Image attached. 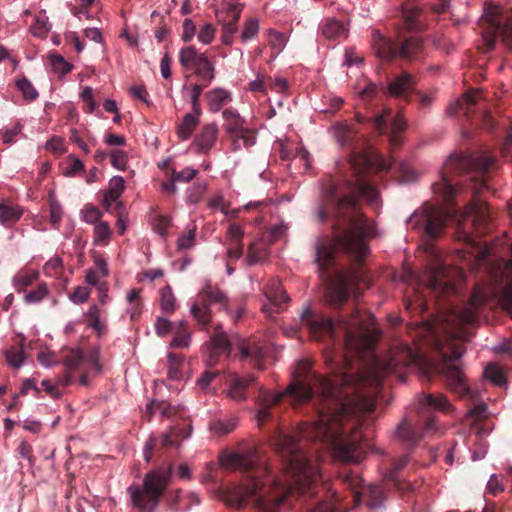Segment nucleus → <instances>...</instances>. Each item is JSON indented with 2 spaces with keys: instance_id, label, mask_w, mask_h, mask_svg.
<instances>
[{
  "instance_id": "1",
  "label": "nucleus",
  "mask_w": 512,
  "mask_h": 512,
  "mask_svg": "<svg viewBox=\"0 0 512 512\" xmlns=\"http://www.w3.org/2000/svg\"><path fill=\"white\" fill-rule=\"evenodd\" d=\"M419 354L409 345L400 343L381 359H375L368 374L340 372L333 379L312 370L308 360H300L292 374V382L283 393L273 394L260 387L257 420L260 426L271 418V407L284 397L292 405L308 402L317 395L316 419L303 423L296 435L281 429L273 432L270 443L281 459L285 483L276 479L255 447L231 452L221 457V466L239 471L245 476L235 486L228 502L237 508L252 505L256 512H280L293 500L306 501L315 496L321 474L313 455L305 451L311 442L333 450L345 462L362 458V417L374 410L370 396L363 391L369 384L376 391L386 375L416 364Z\"/></svg>"
},
{
  "instance_id": "2",
  "label": "nucleus",
  "mask_w": 512,
  "mask_h": 512,
  "mask_svg": "<svg viewBox=\"0 0 512 512\" xmlns=\"http://www.w3.org/2000/svg\"><path fill=\"white\" fill-rule=\"evenodd\" d=\"M335 140L349 150L344 171L339 170L335 180L323 192L322 205L317 220H333L335 244L328 240L316 246V261L320 277L325 284V299L332 307H340L349 299L353 290L358 293L370 287L364 266L369 253L365 241L376 235L374 223L360 211L358 197L377 204L378 191L369 180L373 163L366 152L356 151L358 132L353 126L338 122L332 126Z\"/></svg>"
},
{
  "instance_id": "3",
  "label": "nucleus",
  "mask_w": 512,
  "mask_h": 512,
  "mask_svg": "<svg viewBox=\"0 0 512 512\" xmlns=\"http://www.w3.org/2000/svg\"><path fill=\"white\" fill-rule=\"evenodd\" d=\"M453 272L448 266L436 263L427 267L425 275L420 279L434 298L438 311V315L433 320L425 321L424 326L431 343L444 362V374L451 390L460 396L472 397L460 367L454 362L464 353L463 342L470 337L468 327L476 323L485 297L475 290L465 306L446 305L444 299L457 293L450 275Z\"/></svg>"
},
{
  "instance_id": "4",
  "label": "nucleus",
  "mask_w": 512,
  "mask_h": 512,
  "mask_svg": "<svg viewBox=\"0 0 512 512\" xmlns=\"http://www.w3.org/2000/svg\"><path fill=\"white\" fill-rule=\"evenodd\" d=\"M495 164V157L486 153L472 155L470 153L452 154L444 163L440 172V181L433 184V192L445 204L442 206L425 205L421 211H415L408 219L412 229L424 232L430 239L440 236L448 219L455 218L458 210L453 206V198L460 183L457 176H469L473 193L488 188L485 176Z\"/></svg>"
},
{
  "instance_id": "5",
  "label": "nucleus",
  "mask_w": 512,
  "mask_h": 512,
  "mask_svg": "<svg viewBox=\"0 0 512 512\" xmlns=\"http://www.w3.org/2000/svg\"><path fill=\"white\" fill-rule=\"evenodd\" d=\"M300 321L308 329L313 340L330 339L333 343H343L347 351L357 355L370 350L376 341V334L372 328L373 316L361 314L358 309L349 317H342L335 322L306 308L301 313Z\"/></svg>"
},
{
  "instance_id": "6",
  "label": "nucleus",
  "mask_w": 512,
  "mask_h": 512,
  "mask_svg": "<svg viewBox=\"0 0 512 512\" xmlns=\"http://www.w3.org/2000/svg\"><path fill=\"white\" fill-rule=\"evenodd\" d=\"M450 409L451 404L443 394L424 395L419 399L417 412L418 423L423 425V430L420 431L412 421L404 418L396 429V438L406 447L415 446L424 435L438 431L434 411L449 412Z\"/></svg>"
},
{
  "instance_id": "7",
  "label": "nucleus",
  "mask_w": 512,
  "mask_h": 512,
  "mask_svg": "<svg viewBox=\"0 0 512 512\" xmlns=\"http://www.w3.org/2000/svg\"><path fill=\"white\" fill-rule=\"evenodd\" d=\"M171 479L172 466H161L149 471L141 484L130 485L127 493L132 508L136 512H155Z\"/></svg>"
},
{
  "instance_id": "8",
  "label": "nucleus",
  "mask_w": 512,
  "mask_h": 512,
  "mask_svg": "<svg viewBox=\"0 0 512 512\" xmlns=\"http://www.w3.org/2000/svg\"><path fill=\"white\" fill-rule=\"evenodd\" d=\"M479 29L483 42L481 49L484 53L494 48L498 38L512 50V8L507 10L498 6L486 8L479 21Z\"/></svg>"
},
{
  "instance_id": "9",
  "label": "nucleus",
  "mask_w": 512,
  "mask_h": 512,
  "mask_svg": "<svg viewBox=\"0 0 512 512\" xmlns=\"http://www.w3.org/2000/svg\"><path fill=\"white\" fill-rule=\"evenodd\" d=\"M371 45L375 55L382 61L390 62L396 58L401 60H417L423 52V42L418 37H407L400 42L373 30Z\"/></svg>"
},
{
  "instance_id": "10",
  "label": "nucleus",
  "mask_w": 512,
  "mask_h": 512,
  "mask_svg": "<svg viewBox=\"0 0 512 512\" xmlns=\"http://www.w3.org/2000/svg\"><path fill=\"white\" fill-rule=\"evenodd\" d=\"M211 305L218 306L219 310L228 311L229 299L224 291L207 282L197 294L190 308L193 319L202 329H205L211 323Z\"/></svg>"
},
{
  "instance_id": "11",
  "label": "nucleus",
  "mask_w": 512,
  "mask_h": 512,
  "mask_svg": "<svg viewBox=\"0 0 512 512\" xmlns=\"http://www.w3.org/2000/svg\"><path fill=\"white\" fill-rule=\"evenodd\" d=\"M179 62L186 70H193L200 78L201 83L210 85L215 78V67L205 53L189 45L181 48Z\"/></svg>"
},
{
  "instance_id": "12",
  "label": "nucleus",
  "mask_w": 512,
  "mask_h": 512,
  "mask_svg": "<svg viewBox=\"0 0 512 512\" xmlns=\"http://www.w3.org/2000/svg\"><path fill=\"white\" fill-rule=\"evenodd\" d=\"M344 481L352 489L356 505H359L365 499L370 510H376L382 506L385 494L380 486L368 485L362 487L363 479L352 472L345 476Z\"/></svg>"
},
{
  "instance_id": "13",
  "label": "nucleus",
  "mask_w": 512,
  "mask_h": 512,
  "mask_svg": "<svg viewBox=\"0 0 512 512\" xmlns=\"http://www.w3.org/2000/svg\"><path fill=\"white\" fill-rule=\"evenodd\" d=\"M464 216L472 218L477 234L482 235L491 229V211L487 202L474 198L465 208Z\"/></svg>"
},
{
  "instance_id": "14",
  "label": "nucleus",
  "mask_w": 512,
  "mask_h": 512,
  "mask_svg": "<svg viewBox=\"0 0 512 512\" xmlns=\"http://www.w3.org/2000/svg\"><path fill=\"white\" fill-rule=\"evenodd\" d=\"M255 383L256 377L252 374L240 376L236 373H231L226 378V389L224 392L231 400L242 402L248 398L249 391Z\"/></svg>"
},
{
  "instance_id": "15",
  "label": "nucleus",
  "mask_w": 512,
  "mask_h": 512,
  "mask_svg": "<svg viewBox=\"0 0 512 512\" xmlns=\"http://www.w3.org/2000/svg\"><path fill=\"white\" fill-rule=\"evenodd\" d=\"M264 294L268 300V303L264 304L262 310L271 314L273 312H279L284 304L289 302V297L282 288V283L279 279H270L264 288Z\"/></svg>"
},
{
  "instance_id": "16",
  "label": "nucleus",
  "mask_w": 512,
  "mask_h": 512,
  "mask_svg": "<svg viewBox=\"0 0 512 512\" xmlns=\"http://www.w3.org/2000/svg\"><path fill=\"white\" fill-rule=\"evenodd\" d=\"M511 258L505 262L502 271L503 285L496 293L498 303L512 317V242H511Z\"/></svg>"
},
{
  "instance_id": "17",
  "label": "nucleus",
  "mask_w": 512,
  "mask_h": 512,
  "mask_svg": "<svg viewBox=\"0 0 512 512\" xmlns=\"http://www.w3.org/2000/svg\"><path fill=\"white\" fill-rule=\"evenodd\" d=\"M415 86V78L410 73L404 71L388 82L386 91L391 97L406 99L413 93Z\"/></svg>"
},
{
  "instance_id": "18",
  "label": "nucleus",
  "mask_w": 512,
  "mask_h": 512,
  "mask_svg": "<svg viewBox=\"0 0 512 512\" xmlns=\"http://www.w3.org/2000/svg\"><path fill=\"white\" fill-rule=\"evenodd\" d=\"M239 352L242 360H250L254 367L262 370L263 361L267 355L266 347L256 340H245L239 344Z\"/></svg>"
},
{
  "instance_id": "19",
  "label": "nucleus",
  "mask_w": 512,
  "mask_h": 512,
  "mask_svg": "<svg viewBox=\"0 0 512 512\" xmlns=\"http://www.w3.org/2000/svg\"><path fill=\"white\" fill-rule=\"evenodd\" d=\"M125 189L124 179L121 176H114L110 182L107 191L104 194L103 206L106 210H110L112 203L116 202V208L120 212L124 205L122 202H117Z\"/></svg>"
},
{
  "instance_id": "20",
  "label": "nucleus",
  "mask_w": 512,
  "mask_h": 512,
  "mask_svg": "<svg viewBox=\"0 0 512 512\" xmlns=\"http://www.w3.org/2000/svg\"><path fill=\"white\" fill-rule=\"evenodd\" d=\"M218 128L215 124L205 125L199 135L193 141V146L198 154L207 153L215 144Z\"/></svg>"
},
{
  "instance_id": "21",
  "label": "nucleus",
  "mask_w": 512,
  "mask_h": 512,
  "mask_svg": "<svg viewBox=\"0 0 512 512\" xmlns=\"http://www.w3.org/2000/svg\"><path fill=\"white\" fill-rule=\"evenodd\" d=\"M457 235L459 240H462L465 244L471 247L472 250L469 252L474 255L478 262H483L488 258L490 255L489 247L486 244L476 241L473 234L462 227H459Z\"/></svg>"
},
{
  "instance_id": "22",
  "label": "nucleus",
  "mask_w": 512,
  "mask_h": 512,
  "mask_svg": "<svg viewBox=\"0 0 512 512\" xmlns=\"http://www.w3.org/2000/svg\"><path fill=\"white\" fill-rule=\"evenodd\" d=\"M321 35L329 40H340L345 39L348 34V30L344 23L335 18H326L319 26Z\"/></svg>"
},
{
  "instance_id": "23",
  "label": "nucleus",
  "mask_w": 512,
  "mask_h": 512,
  "mask_svg": "<svg viewBox=\"0 0 512 512\" xmlns=\"http://www.w3.org/2000/svg\"><path fill=\"white\" fill-rule=\"evenodd\" d=\"M481 94L477 90L467 92L456 102V113H461L467 118H472L475 108L479 105Z\"/></svg>"
},
{
  "instance_id": "24",
  "label": "nucleus",
  "mask_w": 512,
  "mask_h": 512,
  "mask_svg": "<svg viewBox=\"0 0 512 512\" xmlns=\"http://www.w3.org/2000/svg\"><path fill=\"white\" fill-rule=\"evenodd\" d=\"M207 105L212 112H218L231 100V94L223 88H215L205 94Z\"/></svg>"
},
{
  "instance_id": "25",
  "label": "nucleus",
  "mask_w": 512,
  "mask_h": 512,
  "mask_svg": "<svg viewBox=\"0 0 512 512\" xmlns=\"http://www.w3.org/2000/svg\"><path fill=\"white\" fill-rule=\"evenodd\" d=\"M174 336L170 343L171 348L187 349L191 343L189 325L185 321L179 322L173 329Z\"/></svg>"
},
{
  "instance_id": "26",
  "label": "nucleus",
  "mask_w": 512,
  "mask_h": 512,
  "mask_svg": "<svg viewBox=\"0 0 512 512\" xmlns=\"http://www.w3.org/2000/svg\"><path fill=\"white\" fill-rule=\"evenodd\" d=\"M191 430L192 427L190 424H188L186 428H180L178 426L172 427L169 433L162 435L161 447L169 448L178 446L181 440L190 436Z\"/></svg>"
},
{
  "instance_id": "27",
  "label": "nucleus",
  "mask_w": 512,
  "mask_h": 512,
  "mask_svg": "<svg viewBox=\"0 0 512 512\" xmlns=\"http://www.w3.org/2000/svg\"><path fill=\"white\" fill-rule=\"evenodd\" d=\"M237 425L238 418L235 416H230L212 420L209 423V429L214 435L223 436L234 431Z\"/></svg>"
},
{
  "instance_id": "28",
  "label": "nucleus",
  "mask_w": 512,
  "mask_h": 512,
  "mask_svg": "<svg viewBox=\"0 0 512 512\" xmlns=\"http://www.w3.org/2000/svg\"><path fill=\"white\" fill-rule=\"evenodd\" d=\"M154 414H159L162 417L170 418L172 415L176 414V409L166 401L153 400L147 404L144 417L147 419V421H150L151 416Z\"/></svg>"
},
{
  "instance_id": "29",
  "label": "nucleus",
  "mask_w": 512,
  "mask_h": 512,
  "mask_svg": "<svg viewBox=\"0 0 512 512\" xmlns=\"http://www.w3.org/2000/svg\"><path fill=\"white\" fill-rule=\"evenodd\" d=\"M222 115L225 120L224 129L232 138L244 128V119L232 109H225Z\"/></svg>"
},
{
  "instance_id": "30",
  "label": "nucleus",
  "mask_w": 512,
  "mask_h": 512,
  "mask_svg": "<svg viewBox=\"0 0 512 512\" xmlns=\"http://www.w3.org/2000/svg\"><path fill=\"white\" fill-rule=\"evenodd\" d=\"M391 113H392L391 109H385L383 111V113L378 114L372 118H367V117L363 116L362 114L357 113L356 120L358 123H361V124L366 123V122H371L376 131H378L379 133H385L388 129L387 119L390 117Z\"/></svg>"
},
{
  "instance_id": "31",
  "label": "nucleus",
  "mask_w": 512,
  "mask_h": 512,
  "mask_svg": "<svg viewBox=\"0 0 512 512\" xmlns=\"http://www.w3.org/2000/svg\"><path fill=\"white\" fill-rule=\"evenodd\" d=\"M216 333L211 336L210 342L212 345V351L215 355L228 354L230 348V342L227 335L221 331V326H215Z\"/></svg>"
},
{
  "instance_id": "32",
  "label": "nucleus",
  "mask_w": 512,
  "mask_h": 512,
  "mask_svg": "<svg viewBox=\"0 0 512 512\" xmlns=\"http://www.w3.org/2000/svg\"><path fill=\"white\" fill-rule=\"evenodd\" d=\"M84 361V355L79 349H68L63 355L61 362L66 370L76 371L79 370Z\"/></svg>"
},
{
  "instance_id": "33",
  "label": "nucleus",
  "mask_w": 512,
  "mask_h": 512,
  "mask_svg": "<svg viewBox=\"0 0 512 512\" xmlns=\"http://www.w3.org/2000/svg\"><path fill=\"white\" fill-rule=\"evenodd\" d=\"M268 256V250L264 243L253 242L248 247L246 262L248 265H255L264 261Z\"/></svg>"
},
{
  "instance_id": "34",
  "label": "nucleus",
  "mask_w": 512,
  "mask_h": 512,
  "mask_svg": "<svg viewBox=\"0 0 512 512\" xmlns=\"http://www.w3.org/2000/svg\"><path fill=\"white\" fill-rule=\"evenodd\" d=\"M401 11L408 29L416 30L420 27L418 18L421 14V10L418 7L412 4H403Z\"/></svg>"
},
{
  "instance_id": "35",
  "label": "nucleus",
  "mask_w": 512,
  "mask_h": 512,
  "mask_svg": "<svg viewBox=\"0 0 512 512\" xmlns=\"http://www.w3.org/2000/svg\"><path fill=\"white\" fill-rule=\"evenodd\" d=\"M199 116L196 114H186L182 123L178 126V135L182 140H187L193 133L199 123Z\"/></svg>"
},
{
  "instance_id": "36",
  "label": "nucleus",
  "mask_w": 512,
  "mask_h": 512,
  "mask_svg": "<svg viewBox=\"0 0 512 512\" xmlns=\"http://www.w3.org/2000/svg\"><path fill=\"white\" fill-rule=\"evenodd\" d=\"M22 216V210L9 204H0V222L4 225L17 222Z\"/></svg>"
},
{
  "instance_id": "37",
  "label": "nucleus",
  "mask_w": 512,
  "mask_h": 512,
  "mask_svg": "<svg viewBox=\"0 0 512 512\" xmlns=\"http://www.w3.org/2000/svg\"><path fill=\"white\" fill-rule=\"evenodd\" d=\"M39 277L38 271H20L13 277L14 287L22 292Z\"/></svg>"
},
{
  "instance_id": "38",
  "label": "nucleus",
  "mask_w": 512,
  "mask_h": 512,
  "mask_svg": "<svg viewBox=\"0 0 512 512\" xmlns=\"http://www.w3.org/2000/svg\"><path fill=\"white\" fill-rule=\"evenodd\" d=\"M184 357L180 354L169 353L168 354V377L171 380H179L182 377V364Z\"/></svg>"
},
{
  "instance_id": "39",
  "label": "nucleus",
  "mask_w": 512,
  "mask_h": 512,
  "mask_svg": "<svg viewBox=\"0 0 512 512\" xmlns=\"http://www.w3.org/2000/svg\"><path fill=\"white\" fill-rule=\"evenodd\" d=\"M406 129V122L401 116H395L390 126L389 141L394 147L401 144V133Z\"/></svg>"
},
{
  "instance_id": "40",
  "label": "nucleus",
  "mask_w": 512,
  "mask_h": 512,
  "mask_svg": "<svg viewBox=\"0 0 512 512\" xmlns=\"http://www.w3.org/2000/svg\"><path fill=\"white\" fill-rule=\"evenodd\" d=\"M160 305L167 314H172L175 311V296L172 288L168 285L160 289Z\"/></svg>"
},
{
  "instance_id": "41",
  "label": "nucleus",
  "mask_w": 512,
  "mask_h": 512,
  "mask_svg": "<svg viewBox=\"0 0 512 512\" xmlns=\"http://www.w3.org/2000/svg\"><path fill=\"white\" fill-rule=\"evenodd\" d=\"M16 86L26 101L31 102L37 99L39 94L33 84L26 77L23 76L19 78L16 81Z\"/></svg>"
},
{
  "instance_id": "42",
  "label": "nucleus",
  "mask_w": 512,
  "mask_h": 512,
  "mask_svg": "<svg viewBox=\"0 0 512 512\" xmlns=\"http://www.w3.org/2000/svg\"><path fill=\"white\" fill-rule=\"evenodd\" d=\"M127 301L130 305L127 312L130 315V319L132 321H135L141 312V299L139 296V290L138 289H132L128 295H127Z\"/></svg>"
},
{
  "instance_id": "43",
  "label": "nucleus",
  "mask_w": 512,
  "mask_h": 512,
  "mask_svg": "<svg viewBox=\"0 0 512 512\" xmlns=\"http://www.w3.org/2000/svg\"><path fill=\"white\" fill-rule=\"evenodd\" d=\"M6 360L13 368H19L25 359V352L22 346H13L5 352Z\"/></svg>"
},
{
  "instance_id": "44",
  "label": "nucleus",
  "mask_w": 512,
  "mask_h": 512,
  "mask_svg": "<svg viewBox=\"0 0 512 512\" xmlns=\"http://www.w3.org/2000/svg\"><path fill=\"white\" fill-rule=\"evenodd\" d=\"M112 235V230L107 222H99L94 227V241L96 244L106 245Z\"/></svg>"
},
{
  "instance_id": "45",
  "label": "nucleus",
  "mask_w": 512,
  "mask_h": 512,
  "mask_svg": "<svg viewBox=\"0 0 512 512\" xmlns=\"http://www.w3.org/2000/svg\"><path fill=\"white\" fill-rule=\"evenodd\" d=\"M49 293L46 283H40L36 289L28 292L24 296V301L27 304H36L42 301Z\"/></svg>"
},
{
  "instance_id": "46",
  "label": "nucleus",
  "mask_w": 512,
  "mask_h": 512,
  "mask_svg": "<svg viewBox=\"0 0 512 512\" xmlns=\"http://www.w3.org/2000/svg\"><path fill=\"white\" fill-rule=\"evenodd\" d=\"M408 463V456H403L393 462L391 468L385 473V478L394 482L396 486L399 485L398 473L406 467Z\"/></svg>"
},
{
  "instance_id": "47",
  "label": "nucleus",
  "mask_w": 512,
  "mask_h": 512,
  "mask_svg": "<svg viewBox=\"0 0 512 512\" xmlns=\"http://www.w3.org/2000/svg\"><path fill=\"white\" fill-rule=\"evenodd\" d=\"M232 139L235 147H239V142L242 141L244 147L248 148L255 144L256 135L253 130L243 128Z\"/></svg>"
},
{
  "instance_id": "48",
  "label": "nucleus",
  "mask_w": 512,
  "mask_h": 512,
  "mask_svg": "<svg viewBox=\"0 0 512 512\" xmlns=\"http://www.w3.org/2000/svg\"><path fill=\"white\" fill-rule=\"evenodd\" d=\"M207 86L208 85H205L203 83H199V84L197 83L191 87L190 96H191L192 110H193V113L196 114L197 116H200L202 113L199 98H200L204 88Z\"/></svg>"
},
{
  "instance_id": "49",
  "label": "nucleus",
  "mask_w": 512,
  "mask_h": 512,
  "mask_svg": "<svg viewBox=\"0 0 512 512\" xmlns=\"http://www.w3.org/2000/svg\"><path fill=\"white\" fill-rule=\"evenodd\" d=\"M82 219L89 224H97L102 217V212L91 204H86L81 211Z\"/></svg>"
},
{
  "instance_id": "50",
  "label": "nucleus",
  "mask_w": 512,
  "mask_h": 512,
  "mask_svg": "<svg viewBox=\"0 0 512 512\" xmlns=\"http://www.w3.org/2000/svg\"><path fill=\"white\" fill-rule=\"evenodd\" d=\"M484 376L498 386L505 382L504 374L496 364H489L484 370Z\"/></svg>"
},
{
  "instance_id": "51",
  "label": "nucleus",
  "mask_w": 512,
  "mask_h": 512,
  "mask_svg": "<svg viewBox=\"0 0 512 512\" xmlns=\"http://www.w3.org/2000/svg\"><path fill=\"white\" fill-rule=\"evenodd\" d=\"M259 31V22L255 18H250L245 22L243 30L241 32V40L248 41L257 36Z\"/></svg>"
},
{
  "instance_id": "52",
  "label": "nucleus",
  "mask_w": 512,
  "mask_h": 512,
  "mask_svg": "<svg viewBox=\"0 0 512 512\" xmlns=\"http://www.w3.org/2000/svg\"><path fill=\"white\" fill-rule=\"evenodd\" d=\"M87 318L89 322V326L92 327L98 333H102L104 330V325L100 321V309L96 305H92L88 312Z\"/></svg>"
},
{
  "instance_id": "53",
  "label": "nucleus",
  "mask_w": 512,
  "mask_h": 512,
  "mask_svg": "<svg viewBox=\"0 0 512 512\" xmlns=\"http://www.w3.org/2000/svg\"><path fill=\"white\" fill-rule=\"evenodd\" d=\"M111 164L119 170H125L128 162L127 153L120 149H114L110 153Z\"/></svg>"
},
{
  "instance_id": "54",
  "label": "nucleus",
  "mask_w": 512,
  "mask_h": 512,
  "mask_svg": "<svg viewBox=\"0 0 512 512\" xmlns=\"http://www.w3.org/2000/svg\"><path fill=\"white\" fill-rule=\"evenodd\" d=\"M51 64L53 70L60 75H65L72 70V65L65 61V59L60 55H52L51 56Z\"/></svg>"
},
{
  "instance_id": "55",
  "label": "nucleus",
  "mask_w": 512,
  "mask_h": 512,
  "mask_svg": "<svg viewBox=\"0 0 512 512\" xmlns=\"http://www.w3.org/2000/svg\"><path fill=\"white\" fill-rule=\"evenodd\" d=\"M301 512H334V505L328 501H316L305 507Z\"/></svg>"
},
{
  "instance_id": "56",
  "label": "nucleus",
  "mask_w": 512,
  "mask_h": 512,
  "mask_svg": "<svg viewBox=\"0 0 512 512\" xmlns=\"http://www.w3.org/2000/svg\"><path fill=\"white\" fill-rule=\"evenodd\" d=\"M223 34H222V42L225 45H232L233 42V34L237 31V24L228 22L223 19Z\"/></svg>"
},
{
  "instance_id": "57",
  "label": "nucleus",
  "mask_w": 512,
  "mask_h": 512,
  "mask_svg": "<svg viewBox=\"0 0 512 512\" xmlns=\"http://www.w3.org/2000/svg\"><path fill=\"white\" fill-rule=\"evenodd\" d=\"M197 174V170L187 167L180 172L172 171L173 181L176 182H189Z\"/></svg>"
},
{
  "instance_id": "58",
  "label": "nucleus",
  "mask_w": 512,
  "mask_h": 512,
  "mask_svg": "<svg viewBox=\"0 0 512 512\" xmlns=\"http://www.w3.org/2000/svg\"><path fill=\"white\" fill-rule=\"evenodd\" d=\"M195 231L196 227L189 229L187 234H184L178 239V248L181 250L189 249L194 245L195 242Z\"/></svg>"
},
{
  "instance_id": "59",
  "label": "nucleus",
  "mask_w": 512,
  "mask_h": 512,
  "mask_svg": "<svg viewBox=\"0 0 512 512\" xmlns=\"http://www.w3.org/2000/svg\"><path fill=\"white\" fill-rule=\"evenodd\" d=\"M244 235L243 229L237 224H231L228 227L227 237L229 243H242V237Z\"/></svg>"
},
{
  "instance_id": "60",
  "label": "nucleus",
  "mask_w": 512,
  "mask_h": 512,
  "mask_svg": "<svg viewBox=\"0 0 512 512\" xmlns=\"http://www.w3.org/2000/svg\"><path fill=\"white\" fill-rule=\"evenodd\" d=\"M215 28L211 24H205L198 33V39L203 44H210L214 39Z\"/></svg>"
},
{
  "instance_id": "61",
  "label": "nucleus",
  "mask_w": 512,
  "mask_h": 512,
  "mask_svg": "<svg viewBox=\"0 0 512 512\" xmlns=\"http://www.w3.org/2000/svg\"><path fill=\"white\" fill-rule=\"evenodd\" d=\"M62 267V260L60 258L50 259L43 267V271L47 276H55L59 273Z\"/></svg>"
},
{
  "instance_id": "62",
  "label": "nucleus",
  "mask_w": 512,
  "mask_h": 512,
  "mask_svg": "<svg viewBox=\"0 0 512 512\" xmlns=\"http://www.w3.org/2000/svg\"><path fill=\"white\" fill-rule=\"evenodd\" d=\"M241 12H242L241 5H239V4L230 5L226 9L224 19L227 20L228 22L237 24L240 19Z\"/></svg>"
},
{
  "instance_id": "63",
  "label": "nucleus",
  "mask_w": 512,
  "mask_h": 512,
  "mask_svg": "<svg viewBox=\"0 0 512 512\" xmlns=\"http://www.w3.org/2000/svg\"><path fill=\"white\" fill-rule=\"evenodd\" d=\"M171 225V221L166 216H157L154 220V228L157 231L158 234L161 236H165L167 233L168 228Z\"/></svg>"
},
{
  "instance_id": "64",
  "label": "nucleus",
  "mask_w": 512,
  "mask_h": 512,
  "mask_svg": "<svg viewBox=\"0 0 512 512\" xmlns=\"http://www.w3.org/2000/svg\"><path fill=\"white\" fill-rule=\"evenodd\" d=\"M155 330L158 336L163 337L173 330L172 322L166 318H158L155 323Z\"/></svg>"
}]
</instances>
